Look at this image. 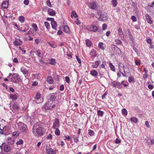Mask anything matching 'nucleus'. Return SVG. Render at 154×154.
<instances>
[{
    "instance_id": "nucleus-1",
    "label": "nucleus",
    "mask_w": 154,
    "mask_h": 154,
    "mask_svg": "<svg viewBox=\"0 0 154 154\" xmlns=\"http://www.w3.org/2000/svg\"><path fill=\"white\" fill-rule=\"evenodd\" d=\"M43 128L37 124H35L33 126L32 131L34 135L38 137L42 136L43 134Z\"/></svg>"
},
{
    "instance_id": "nucleus-2",
    "label": "nucleus",
    "mask_w": 154,
    "mask_h": 154,
    "mask_svg": "<svg viewBox=\"0 0 154 154\" xmlns=\"http://www.w3.org/2000/svg\"><path fill=\"white\" fill-rule=\"evenodd\" d=\"M97 16L99 20L101 21H105L107 19L106 15V14L103 12H101L100 11H97Z\"/></svg>"
},
{
    "instance_id": "nucleus-3",
    "label": "nucleus",
    "mask_w": 154,
    "mask_h": 154,
    "mask_svg": "<svg viewBox=\"0 0 154 154\" xmlns=\"http://www.w3.org/2000/svg\"><path fill=\"white\" fill-rule=\"evenodd\" d=\"M17 125L21 132L24 133L27 132V127L26 125L23 124L22 122H20L18 123Z\"/></svg>"
},
{
    "instance_id": "nucleus-4",
    "label": "nucleus",
    "mask_w": 154,
    "mask_h": 154,
    "mask_svg": "<svg viewBox=\"0 0 154 154\" xmlns=\"http://www.w3.org/2000/svg\"><path fill=\"white\" fill-rule=\"evenodd\" d=\"M45 149L47 153L49 154H55L56 153V149L52 148L50 145L46 146Z\"/></svg>"
},
{
    "instance_id": "nucleus-5",
    "label": "nucleus",
    "mask_w": 154,
    "mask_h": 154,
    "mask_svg": "<svg viewBox=\"0 0 154 154\" xmlns=\"http://www.w3.org/2000/svg\"><path fill=\"white\" fill-rule=\"evenodd\" d=\"M35 101L37 103H41L43 101V98L41 97V94L39 93H36L35 97Z\"/></svg>"
},
{
    "instance_id": "nucleus-6",
    "label": "nucleus",
    "mask_w": 154,
    "mask_h": 154,
    "mask_svg": "<svg viewBox=\"0 0 154 154\" xmlns=\"http://www.w3.org/2000/svg\"><path fill=\"white\" fill-rule=\"evenodd\" d=\"M11 80L13 82L17 83L20 81V77L18 74L14 73L11 78Z\"/></svg>"
},
{
    "instance_id": "nucleus-7",
    "label": "nucleus",
    "mask_w": 154,
    "mask_h": 154,
    "mask_svg": "<svg viewBox=\"0 0 154 154\" xmlns=\"http://www.w3.org/2000/svg\"><path fill=\"white\" fill-rule=\"evenodd\" d=\"M59 120L58 119L56 118L54 119L52 128L54 129H55L56 128H58L59 126Z\"/></svg>"
},
{
    "instance_id": "nucleus-8",
    "label": "nucleus",
    "mask_w": 154,
    "mask_h": 154,
    "mask_svg": "<svg viewBox=\"0 0 154 154\" xmlns=\"http://www.w3.org/2000/svg\"><path fill=\"white\" fill-rule=\"evenodd\" d=\"M49 19H51L50 20L51 21V24L52 28L55 30H57L56 27L57 26V24L56 22L54 20L53 18H48L47 20H49Z\"/></svg>"
},
{
    "instance_id": "nucleus-9",
    "label": "nucleus",
    "mask_w": 154,
    "mask_h": 154,
    "mask_svg": "<svg viewBox=\"0 0 154 154\" xmlns=\"http://www.w3.org/2000/svg\"><path fill=\"white\" fill-rule=\"evenodd\" d=\"M87 4L88 7L91 9H94L97 7L96 4L95 2H88L87 3Z\"/></svg>"
},
{
    "instance_id": "nucleus-10",
    "label": "nucleus",
    "mask_w": 154,
    "mask_h": 154,
    "mask_svg": "<svg viewBox=\"0 0 154 154\" xmlns=\"http://www.w3.org/2000/svg\"><path fill=\"white\" fill-rule=\"evenodd\" d=\"M36 54L38 57L42 58L44 57L45 53L40 50H38L36 51Z\"/></svg>"
},
{
    "instance_id": "nucleus-11",
    "label": "nucleus",
    "mask_w": 154,
    "mask_h": 154,
    "mask_svg": "<svg viewBox=\"0 0 154 154\" xmlns=\"http://www.w3.org/2000/svg\"><path fill=\"white\" fill-rule=\"evenodd\" d=\"M3 146L4 147V151L7 152H8L9 151L11 148L7 144L3 143L2 146H0L1 148H2Z\"/></svg>"
},
{
    "instance_id": "nucleus-12",
    "label": "nucleus",
    "mask_w": 154,
    "mask_h": 154,
    "mask_svg": "<svg viewBox=\"0 0 154 154\" xmlns=\"http://www.w3.org/2000/svg\"><path fill=\"white\" fill-rule=\"evenodd\" d=\"M110 85L111 86H113L114 87H117V88H119L120 85V84L117 81H114V82H112L110 83Z\"/></svg>"
},
{
    "instance_id": "nucleus-13",
    "label": "nucleus",
    "mask_w": 154,
    "mask_h": 154,
    "mask_svg": "<svg viewBox=\"0 0 154 154\" xmlns=\"http://www.w3.org/2000/svg\"><path fill=\"white\" fill-rule=\"evenodd\" d=\"M91 58H94L97 55V54L95 51L94 49H92L90 53Z\"/></svg>"
},
{
    "instance_id": "nucleus-14",
    "label": "nucleus",
    "mask_w": 154,
    "mask_h": 154,
    "mask_svg": "<svg viewBox=\"0 0 154 154\" xmlns=\"http://www.w3.org/2000/svg\"><path fill=\"white\" fill-rule=\"evenodd\" d=\"M100 62H101L100 61H95L94 62L92 63L91 66L94 68H97Z\"/></svg>"
},
{
    "instance_id": "nucleus-15",
    "label": "nucleus",
    "mask_w": 154,
    "mask_h": 154,
    "mask_svg": "<svg viewBox=\"0 0 154 154\" xmlns=\"http://www.w3.org/2000/svg\"><path fill=\"white\" fill-rule=\"evenodd\" d=\"M118 35L120 36V38L122 39H124V36L123 35V32L122 29L121 28H119L118 30Z\"/></svg>"
},
{
    "instance_id": "nucleus-16",
    "label": "nucleus",
    "mask_w": 154,
    "mask_h": 154,
    "mask_svg": "<svg viewBox=\"0 0 154 154\" xmlns=\"http://www.w3.org/2000/svg\"><path fill=\"white\" fill-rule=\"evenodd\" d=\"M47 12L48 14L52 16H54L56 14L55 11L52 9L48 8Z\"/></svg>"
},
{
    "instance_id": "nucleus-17",
    "label": "nucleus",
    "mask_w": 154,
    "mask_h": 154,
    "mask_svg": "<svg viewBox=\"0 0 154 154\" xmlns=\"http://www.w3.org/2000/svg\"><path fill=\"white\" fill-rule=\"evenodd\" d=\"M21 71L25 75H28V70L26 69L24 66H22L21 68Z\"/></svg>"
},
{
    "instance_id": "nucleus-18",
    "label": "nucleus",
    "mask_w": 154,
    "mask_h": 154,
    "mask_svg": "<svg viewBox=\"0 0 154 154\" xmlns=\"http://www.w3.org/2000/svg\"><path fill=\"white\" fill-rule=\"evenodd\" d=\"M22 42L20 41V40L18 39H16L14 42V44L16 46H19L21 45Z\"/></svg>"
},
{
    "instance_id": "nucleus-19",
    "label": "nucleus",
    "mask_w": 154,
    "mask_h": 154,
    "mask_svg": "<svg viewBox=\"0 0 154 154\" xmlns=\"http://www.w3.org/2000/svg\"><path fill=\"white\" fill-rule=\"evenodd\" d=\"M90 74L92 76L95 77L98 75V72L94 69H93L91 71Z\"/></svg>"
},
{
    "instance_id": "nucleus-20",
    "label": "nucleus",
    "mask_w": 154,
    "mask_h": 154,
    "mask_svg": "<svg viewBox=\"0 0 154 154\" xmlns=\"http://www.w3.org/2000/svg\"><path fill=\"white\" fill-rule=\"evenodd\" d=\"M18 94H11L10 98L13 100H16L18 97Z\"/></svg>"
},
{
    "instance_id": "nucleus-21",
    "label": "nucleus",
    "mask_w": 154,
    "mask_h": 154,
    "mask_svg": "<svg viewBox=\"0 0 154 154\" xmlns=\"http://www.w3.org/2000/svg\"><path fill=\"white\" fill-rule=\"evenodd\" d=\"M8 2L7 1H5L3 2L2 4V7L4 9L7 8L8 7Z\"/></svg>"
},
{
    "instance_id": "nucleus-22",
    "label": "nucleus",
    "mask_w": 154,
    "mask_h": 154,
    "mask_svg": "<svg viewBox=\"0 0 154 154\" xmlns=\"http://www.w3.org/2000/svg\"><path fill=\"white\" fill-rule=\"evenodd\" d=\"M145 17L146 20L148 23L149 24H152V21L151 20L150 16L148 14H146L145 15Z\"/></svg>"
},
{
    "instance_id": "nucleus-23",
    "label": "nucleus",
    "mask_w": 154,
    "mask_h": 154,
    "mask_svg": "<svg viewBox=\"0 0 154 154\" xmlns=\"http://www.w3.org/2000/svg\"><path fill=\"white\" fill-rule=\"evenodd\" d=\"M124 64L122 63H119V70L120 72L122 73V69L124 68Z\"/></svg>"
},
{
    "instance_id": "nucleus-24",
    "label": "nucleus",
    "mask_w": 154,
    "mask_h": 154,
    "mask_svg": "<svg viewBox=\"0 0 154 154\" xmlns=\"http://www.w3.org/2000/svg\"><path fill=\"white\" fill-rule=\"evenodd\" d=\"M104 45L103 42H100L99 43L98 46L102 50H104L105 49Z\"/></svg>"
},
{
    "instance_id": "nucleus-25",
    "label": "nucleus",
    "mask_w": 154,
    "mask_h": 154,
    "mask_svg": "<svg viewBox=\"0 0 154 154\" xmlns=\"http://www.w3.org/2000/svg\"><path fill=\"white\" fill-rule=\"evenodd\" d=\"M63 30L64 32L66 33H69L70 32V30L69 28L66 26H64Z\"/></svg>"
},
{
    "instance_id": "nucleus-26",
    "label": "nucleus",
    "mask_w": 154,
    "mask_h": 154,
    "mask_svg": "<svg viewBox=\"0 0 154 154\" xmlns=\"http://www.w3.org/2000/svg\"><path fill=\"white\" fill-rule=\"evenodd\" d=\"M47 81L50 84L54 82L51 76H49L47 78Z\"/></svg>"
},
{
    "instance_id": "nucleus-27",
    "label": "nucleus",
    "mask_w": 154,
    "mask_h": 154,
    "mask_svg": "<svg viewBox=\"0 0 154 154\" xmlns=\"http://www.w3.org/2000/svg\"><path fill=\"white\" fill-rule=\"evenodd\" d=\"M130 120L131 122H133L135 123H137L138 121V119L135 117H131L130 119Z\"/></svg>"
},
{
    "instance_id": "nucleus-28",
    "label": "nucleus",
    "mask_w": 154,
    "mask_h": 154,
    "mask_svg": "<svg viewBox=\"0 0 154 154\" xmlns=\"http://www.w3.org/2000/svg\"><path fill=\"white\" fill-rule=\"evenodd\" d=\"M132 6L133 7V10L135 11H136L137 10V3L136 2H133L132 4Z\"/></svg>"
},
{
    "instance_id": "nucleus-29",
    "label": "nucleus",
    "mask_w": 154,
    "mask_h": 154,
    "mask_svg": "<svg viewBox=\"0 0 154 154\" xmlns=\"http://www.w3.org/2000/svg\"><path fill=\"white\" fill-rule=\"evenodd\" d=\"M92 31H93L94 32H97L98 29V27L94 25H92Z\"/></svg>"
},
{
    "instance_id": "nucleus-30",
    "label": "nucleus",
    "mask_w": 154,
    "mask_h": 154,
    "mask_svg": "<svg viewBox=\"0 0 154 154\" xmlns=\"http://www.w3.org/2000/svg\"><path fill=\"white\" fill-rule=\"evenodd\" d=\"M19 20L20 21L21 23H23L24 22L25 19V17L23 16H21L19 17Z\"/></svg>"
},
{
    "instance_id": "nucleus-31",
    "label": "nucleus",
    "mask_w": 154,
    "mask_h": 154,
    "mask_svg": "<svg viewBox=\"0 0 154 154\" xmlns=\"http://www.w3.org/2000/svg\"><path fill=\"white\" fill-rule=\"evenodd\" d=\"M86 44L88 47H90L92 44L91 42L89 39H88L86 41Z\"/></svg>"
},
{
    "instance_id": "nucleus-32",
    "label": "nucleus",
    "mask_w": 154,
    "mask_h": 154,
    "mask_svg": "<svg viewBox=\"0 0 154 154\" xmlns=\"http://www.w3.org/2000/svg\"><path fill=\"white\" fill-rule=\"evenodd\" d=\"M8 143L10 144H12L14 142V141L11 137H9L8 138Z\"/></svg>"
},
{
    "instance_id": "nucleus-33",
    "label": "nucleus",
    "mask_w": 154,
    "mask_h": 154,
    "mask_svg": "<svg viewBox=\"0 0 154 154\" xmlns=\"http://www.w3.org/2000/svg\"><path fill=\"white\" fill-rule=\"evenodd\" d=\"M49 63L52 65H55L56 63L55 60L54 59H51L50 60V61Z\"/></svg>"
},
{
    "instance_id": "nucleus-34",
    "label": "nucleus",
    "mask_w": 154,
    "mask_h": 154,
    "mask_svg": "<svg viewBox=\"0 0 154 154\" xmlns=\"http://www.w3.org/2000/svg\"><path fill=\"white\" fill-rule=\"evenodd\" d=\"M122 112L124 116H126L127 115V111L126 109L124 108L122 110Z\"/></svg>"
},
{
    "instance_id": "nucleus-35",
    "label": "nucleus",
    "mask_w": 154,
    "mask_h": 154,
    "mask_svg": "<svg viewBox=\"0 0 154 154\" xmlns=\"http://www.w3.org/2000/svg\"><path fill=\"white\" fill-rule=\"evenodd\" d=\"M73 17H77V15L76 13V12L75 11H72L71 13V17L72 18Z\"/></svg>"
},
{
    "instance_id": "nucleus-36",
    "label": "nucleus",
    "mask_w": 154,
    "mask_h": 154,
    "mask_svg": "<svg viewBox=\"0 0 154 154\" xmlns=\"http://www.w3.org/2000/svg\"><path fill=\"white\" fill-rule=\"evenodd\" d=\"M97 115L100 117H102L103 115V112L100 110H97Z\"/></svg>"
},
{
    "instance_id": "nucleus-37",
    "label": "nucleus",
    "mask_w": 154,
    "mask_h": 154,
    "mask_svg": "<svg viewBox=\"0 0 154 154\" xmlns=\"http://www.w3.org/2000/svg\"><path fill=\"white\" fill-rule=\"evenodd\" d=\"M32 27L34 29L35 31H36L38 29V26L35 23H32Z\"/></svg>"
},
{
    "instance_id": "nucleus-38",
    "label": "nucleus",
    "mask_w": 154,
    "mask_h": 154,
    "mask_svg": "<svg viewBox=\"0 0 154 154\" xmlns=\"http://www.w3.org/2000/svg\"><path fill=\"white\" fill-rule=\"evenodd\" d=\"M124 72L125 73H128L129 71V68L127 66H124V68L123 69Z\"/></svg>"
},
{
    "instance_id": "nucleus-39",
    "label": "nucleus",
    "mask_w": 154,
    "mask_h": 154,
    "mask_svg": "<svg viewBox=\"0 0 154 154\" xmlns=\"http://www.w3.org/2000/svg\"><path fill=\"white\" fill-rule=\"evenodd\" d=\"M92 25H88L86 26V29L90 31H92Z\"/></svg>"
},
{
    "instance_id": "nucleus-40",
    "label": "nucleus",
    "mask_w": 154,
    "mask_h": 154,
    "mask_svg": "<svg viewBox=\"0 0 154 154\" xmlns=\"http://www.w3.org/2000/svg\"><path fill=\"white\" fill-rule=\"evenodd\" d=\"M56 130L55 131V134L59 136L60 134V132L59 130V129H58V128H56Z\"/></svg>"
},
{
    "instance_id": "nucleus-41",
    "label": "nucleus",
    "mask_w": 154,
    "mask_h": 154,
    "mask_svg": "<svg viewBox=\"0 0 154 154\" xmlns=\"http://www.w3.org/2000/svg\"><path fill=\"white\" fill-rule=\"evenodd\" d=\"M109 66L112 70L115 71V66H113L111 63H109Z\"/></svg>"
},
{
    "instance_id": "nucleus-42",
    "label": "nucleus",
    "mask_w": 154,
    "mask_h": 154,
    "mask_svg": "<svg viewBox=\"0 0 154 154\" xmlns=\"http://www.w3.org/2000/svg\"><path fill=\"white\" fill-rule=\"evenodd\" d=\"M115 42H116V44L118 45H121L122 43V42L119 39H116Z\"/></svg>"
},
{
    "instance_id": "nucleus-43",
    "label": "nucleus",
    "mask_w": 154,
    "mask_h": 154,
    "mask_svg": "<svg viewBox=\"0 0 154 154\" xmlns=\"http://www.w3.org/2000/svg\"><path fill=\"white\" fill-rule=\"evenodd\" d=\"M23 140L22 139H20L19 141L17 142L16 144L17 145H20L23 144Z\"/></svg>"
},
{
    "instance_id": "nucleus-44",
    "label": "nucleus",
    "mask_w": 154,
    "mask_h": 154,
    "mask_svg": "<svg viewBox=\"0 0 154 154\" xmlns=\"http://www.w3.org/2000/svg\"><path fill=\"white\" fill-rule=\"evenodd\" d=\"M33 75L34 76L36 77L38 79H40V75H41L39 73L33 74Z\"/></svg>"
},
{
    "instance_id": "nucleus-45",
    "label": "nucleus",
    "mask_w": 154,
    "mask_h": 154,
    "mask_svg": "<svg viewBox=\"0 0 154 154\" xmlns=\"http://www.w3.org/2000/svg\"><path fill=\"white\" fill-rule=\"evenodd\" d=\"M48 44L52 48H55L57 47V45L55 44H51L50 42H48Z\"/></svg>"
},
{
    "instance_id": "nucleus-46",
    "label": "nucleus",
    "mask_w": 154,
    "mask_h": 154,
    "mask_svg": "<svg viewBox=\"0 0 154 154\" xmlns=\"http://www.w3.org/2000/svg\"><path fill=\"white\" fill-rule=\"evenodd\" d=\"M89 134L91 136H93L94 135V133L93 131L90 130L88 132Z\"/></svg>"
},
{
    "instance_id": "nucleus-47",
    "label": "nucleus",
    "mask_w": 154,
    "mask_h": 154,
    "mask_svg": "<svg viewBox=\"0 0 154 154\" xmlns=\"http://www.w3.org/2000/svg\"><path fill=\"white\" fill-rule=\"evenodd\" d=\"M50 97L51 100H53L55 99V97L54 96V95L53 94H50Z\"/></svg>"
},
{
    "instance_id": "nucleus-48",
    "label": "nucleus",
    "mask_w": 154,
    "mask_h": 154,
    "mask_svg": "<svg viewBox=\"0 0 154 154\" xmlns=\"http://www.w3.org/2000/svg\"><path fill=\"white\" fill-rule=\"evenodd\" d=\"M112 3L114 6L116 7L117 5V0H113Z\"/></svg>"
},
{
    "instance_id": "nucleus-49",
    "label": "nucleus",
    "mask_w": 154,
    "mask_h": 154,
    "mask_svg": "<svg viewBox=\"0 0 154 154\" xmlns=\"http://www.w3.org/2000/svg\"><path fill=\"white\" fill-rule=\"evenodd\" d=\"M13 108L14 109L17 110L19 108L18 105L16 103H14L13 106Z\"/></svg>"
},
{
    "instance_id": "nucleus-50",
    "label": "nucleus",
    "mask_w": 154,
    "mask_h": 154,
    "mask_svg": "<svg viewBox=\"0 0 154 154\" xmlns=\"http://www.w3.org/2000/svg\"><path fill=\"white\" fill-rule=\"evenodd\" d=\"M133 81L134 78L133 77L131 76L128 77V82H129L131 83Z\"/></svg>"
},
{
    "instance_id": "nucleus-51",
    "label": "nucleus",
    "mask_w": 154,
    "mask_h": 154,
    "mask_svg": "<svg viewBox=\"0 0 154 154\" xmlns=\"http://www.w3.org/2000/svg\"><path fill=\"white\" fill-rule=\"evenodd\" d=\"M46 4L49 7H52L51 3L50 2V1L49 0H47V1Z\"/></svg>"
},
{
    "instance_id": "nucleus-52",
    "label": "nucleus",
    "mask_w": 154,
    "mask_h": 154,
    "mask_svg": "<svg viewBox=\"0 0 154 154\" xmlns=\"http://www.w3.org/2000/svg\"><path fill=\"white\" fill-rule=\"evenodd\" d=\"M64 137L65 138V139H64V140L67 139L68 141H69L70 140L71 137L69 136L68 135H64Z\"/></svg>"
},
{
    "instance_id": "nucleus-53",
    "label": "nucleus",
    "mask_w": 154,
    "mask_h": 154,
    "mask_svg": "<svg viewBox=\"0 0 154 154\" xmlns=\"http://www.w3.org/2000/svg\"><path fill=\"white\" fill-rule=\"evenodd\" d=\"M79 136L74 138V141L75 143H77L79 141L78 139Z\"/></svg>"
},
{
    "instance_id": "nucleus-54",
    "label": "nucleus",
    "mask_w": 154,
    "mask_h": 154,
    "mask_svg": "<svg viewBox=\"0 0 154 154\" xmlns=\"http://www.w3.org/2000/svg\"><path fill=\"white\" fill-rule=\"evenodd\" d=\"M45 26H46L47 29H48L50 26L49 23L47 22H45Z\"/></svg>"
},
{
    "instance_id": "nucleus-55",
    "label": "nucleus",
    "mask_w": 154,
    "mask_h": 154,
    "mask_svg": "<svg viewBox=\"0 0 154 154\" xmlns=\"http://www.w3.org/2000/svg\"><path fill=\"white\" fill-rule=\"evenodd\" d=\"M131 19L133 22H135L137 21L136 17L134 16H131Z\"/></svg>"
},
{
    "instance_id": "nucleus-56",
    "label": "nucleus",
    "mask_w": 154,
    "mask_h": 154,
    "mask_svg": "<svg viewBox=\"0 0 154 154\" xmlns=\"http://www.w3.org/2000/svg\"><path fill=\"white\" fill-rule=\"evenodd\" d=\"M65 79L67 83H69L70 82V80L69 77L66 76L65 77Z\"/></svg>"
},
{
    "instance_id": "nucleus-57",
    "label": "nucleus",
    "mask_w": 154,
    "mask_h": 154,
    "mask_svg": "<svg viewBox=\"0 0 154 154\" xmlns=\"http://www.w3.org/2000/svg\"><path fill=\"white\" fill-rule=\"evenodd\" d=\"M107 27V26L106 24H104L102 25V29L103 30H105L106 29Z\"/></svg>"
},
{
    "instance_id": "nucleus-58",
    "label": "nucleus",
    "mask_w": 154,
    "mask_h": 154,
    "mask_svg": "<svg viewBox=\"0 0 154 154\" xmlns=\"http://www.w3.org/2000/svg\"><path fill=\"white\" fill-rule=\"evenodd\" d=\"M146 143L148 145L151 144L150 138H148L146 139Z\"/></svg>"
},
{
    "instance_id": "nucleus-59",
    "label": "nucleus",
    "mask_w": 154,
    "mask_h": 154,
    "mask_svg": "<svg viewBox=\"0 0 154 154\" xmlns=\"http://www.w3.org/2000/svg\"><path fill=\"white\" fill-rule=\"evenodd\" d=\"M75 23L78 25H79L81 23L80 20L78 19H77L75 21Z\"/></svg>"
},
{
    "instance_id": "nucleus-60",
    "label": "nucleus",
    "mask_w": 154,
    "mask_h": 154,
    "mask_svg": "<svg viewBox=\"0 0 154 154\" xmlns=\"http://www.w3.org/2000/svg\"><path fill=\"white\" fill-rule=\"evenodd\" d=\"M47 138L48 139H51L52 138V136L51 134H48L47 137Z\"/></svg>"
},
{
    "instance_id": "nucleus-61",
    "label": "nucleus",
    "mask_w": 154,
    "mask_h": 154,
    "mask_svg": "<svg viewBox=\"0 0 154 154\" xmlns=\"http://www.w3.org/2000/svg\"><path fill=\"white\" fill-rule=\"evenodd\" d=\"M29 0H24L23 3L26 5H28L29 4Z\"/></svg>"
},
{
    "instance_id": "nucleus-62",
    "label": "nucleus",
    "mask_w": 154,
    "mask_h": 154,
    "mask_svg": "<svg viewBox=\"0 0 154 154\" xmlns=\"http://www.w3.org/2000/svg\"><path fill=\"white\" fill-rule=\"evenodd\" d=\"M148 76V74H147L146 73H145V74H143V77L144 79H145Z\"/></svg>"
},
{
    "instance_id": "nucleus-63",
    "label": "nucleus",
    "mask_w": 154,
    "mask_h": 154,
    "mask_svg": "<svg viewBox=\"0 0 154 154\" xmlns=\"http://www.w3.org/2000/svg\"><path fill=\"white\" fill-rule=\"evenodd\" d=\"M116 51H117V53L118 54H119L121 52V51L119 48L118 47H116Z\"/></svg>"
},
{
    "instance_id": "nucleus-64",
    "label": "nucleus",
    "mask_w": 154,
    "mask_h": 154,
    "mask_svg": "<svg viewBox=\"0 0 154 154\" xmlns=\"http://www.w3.org/2000/svg\"><path fill=\"white\" fill-rule=\"evenodd\" d=\"M38 82L36 81H34L32 83V85L33 86H36L38 85Z\"/></svg>"
}]
</instances>
